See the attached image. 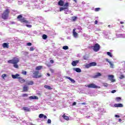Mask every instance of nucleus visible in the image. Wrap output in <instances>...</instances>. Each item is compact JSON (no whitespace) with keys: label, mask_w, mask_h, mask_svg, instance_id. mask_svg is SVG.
I'll list each match as a JSON object with an SVG mask.
<instances>
[{"label":"nucleus","mask_w":125,"mask_h":125,"mask_svg":"<svg viewBox=\"0 0 125 125\" xmlns=\"http://www.w3.org/2000/svg\"><path fill=\"white\" fill-rule=\"evenodd\" d=\"M50 71L52 73H54V70H53V69H52L51 68L50 69Z\"/></svg>","instance_id":"obj_46"},{"label":"nucleus","mask_w":125,"mask_h":125,"mask_svg":"<svg viewBox=\"0 0 125 125\" xmlns=\"http://www.w3.org/2000/svg\"><path fill=\"white\" fill-rule=\"evenodd\" d=\"M7 62L9 64H13L14 68H15L16 69H19V65H18V62H20L19 58L14 57L13 59L8 60Z\"/></svg>","instance_id":"obj_1"},{"label":"nucleus","mask_w":125,"mask_h":125,"mask_svg":"<svg viewBox=\"0 0 125 125\" xmlns=\"http://www.w3.org/2000/svg\"><path fill=\"white\" fill-rule=\"evenodd\" d=\"M26 26L27 27V28H32V25L31 24H26Z\"/></svg>","instance_id":"obj_37"},{"label":"nucleus","mask_w":125,"mask_h":125,"mask_svg":"<svg viewBox=\"0 0 125 125\" xmlns=\"http://www.w3.org/2000/svg\"><path fill=\"white\" fill-rule=\"evenodd\" d=\"M117 91L116 90H113L111 91V93H115Z\"/></svg>","instance_id":"obj_48"},{"label":"nucleus","mask_w":125,"mask_h":125,"mask_svg":"<svg viewBox=\"0 0 125 125\" xmlns=\"http://www.w3.org/2000/svg\"><path fill=\"white\" fill-rule=\"evenodd\" d=\"M18 81L21 83H25L26 82V80H25V79H23V78L21 77H20L18 78Z\"/></svg>","instance_id":"obj_9"},{"label":"nucleus","mask_w":125,"mask_h":125,"mask_svg":"<svg viewBox=\"0 0 125 125\" xmlns=\"http://www.w3.org/2000/svg\"><path fill=\"white\" fill-rule=\"evenodd\" d=\"M76 28H74L73 29L72 33H73V36L74 38H78V36H79V34H78V33L76 32Z\"/></svg>","instance_id":"obj_8"},{"label":"nucleus","mask_w":125,"mask_h":125,"mask_svg":"<svg viewBox=\"0 0 125 125\" xmlns=\"http://www.w3.org/2000/svg\"><path fill=\"white\" fill-rule=\"evenodd\" d=\"M91 48H93L94 51L97 52V51H99L100 50V45L97 43L94 46H92Z\"/></svg>","instance_id":"obj_5"},{"label":"nucleus","mask_w":125,"mask_h":125,"mask_svg":"<svg viewBox=\"0 0 125 125\" xmlns=\"http://www.w3.org/2000/svg\"><path fill=\"white\" fill-rule=\"evenodd\" d=\"M40 72H39V71H33V78H34V79H39L40 78H42V75H39Z\"/></svg>","instance_id":"obj_4"},{"label":"nucleus","mask_w":125,"mask_h":125,"mask_svg":"<svg viewBox=\"0 0 125 125\" xmlns=\"http://www.w3.org/2000/svg\"><path fill=\"white\" fill-rule=\"evenodd\" d=\"M84 60H85L86 59H85V58H84Z\"/></svg>","instance_id":"obj_57"},{"label":"nucleus","mask_w":125,"mask_h":125,"mask_svg":"<svg viewBox=\"0 0 125 125\" xmlns=\"http://www.w3.org/2000/svg\"><path fill=\"white\" fill-rule=\"evenodd\" d=\"M24 53L25 54H29V52H25Z\"/></svg>","instance_id":"obj_52"},{"label":"nucleus","mask_w":125,"mask_h":125,"mask_svg":"<svg viewBox=\"0 0 125 125\" xmlns=\"http://www.w3.org/2000/svg\"><path fill=\"white\" fill-rule=\"evenodd\" d=\"M20 77V75L19 74H16L15 75H12V77L13 79H18Z\"/></svg>","instance_id":"obj_13"},{"label":"nucleus","mask_w":125,"mask_h":125,"mask_svg":"<svg viewBox=\"0 0 125 125\" xmlns=\"http://www.w3.org/2000/svg\"><path fill=\"white\" fill-rule=\"evenodd\" d=\"M22 97H27L28 96V94H23L22 95Z\"/></svg>","instance_id":"obj_39"},{"label":"nucleus","mask_w":125,"mask_h":125,"mask_svg":"<svg viewBox=\"0 0 125 125\" xmlns=\"http://www.w3.org/2000/svg\"><path fill=\"white\" fill-rule=\"evenodd\" d=\"M47 123H48V124H51V120H50V119H48V120H47Z\"/></svg>","instance_id":"obj_43"},{"label":"nucleus","mask_w":125,"mask_h":125,"mask_svg":"<svg viewBox=\"0 0 125 125\" xmlns=\"http://www.w3.org/2000/svg\"><path fill=\"white\" fill-rule=\"evenodd\" d=\"M98 23V21H95V24H96Z\"/></svg>","instance_id":"obj_50"},{"label":"nucleus","mask_w":125,"mask_h":125,"mask_svg":"<svg viewBox=\"0 0 125 125\" xmlns=\"http://www.w3.org/2000/svg\"><path fill=\"white\" fill-rule=\"evenodd\" d=\"M50 63H51L52 64H53V63H54V61H53V60H51L50 61Z\"/></svg>","instance_id":"obj_45"},{"label":"nucleus","mask_w":125,"mask_h":125,"mask_svg":"<svg viewBox=\"0 0 125 125\" xmlns=\"http://www.w3.org/2000/svg\"><path fill=\"white\" fill-rule=\"evenodd\" d=\"M121 100L122 98H121V97H117L116 98V100L117 101V102H120V101H121Z\"/></svg>","instance_id":"obj_33"},{"label":"nucleus","mask_w":125,"mask_h":125,"mask_svg":"<svg viewBox=\"0 0 125 125\" xmlns=\"http://www.w3.org/2000/svg\"><path fill=\"white\" fill-rule=\"evenodd\" d=\"M74 71H76V72H77V73H81V72H82V70L80 68H73Z\"/></svg>","instance_id":"obj_21"},{"label":"nucleus","mask_w":125,"mask_h":125,"mask_svg":"<svg viewBox=\"0 0 125 125\" xmlns=\"http://www.w3.org/2000/svg\"><path fill=\"white\" fill-rule=\"evenodd\" d=\"M47 75L48 77H50V74L49 73H47Z\"/></svg>","instance_id":"obj_53"},{"label":"nucleus","mask_w":125,"mask_h":125,"mask_svg":"<svg viewBox=\"0 0 125 125\" xmlns=\"http://www.w3.org/2000/svg\"><path fill=\"white\" fill-rule=\"evenodd\" d=\"M90 65L91 67H94V66H96V65H97V63L96 62H92L90 63Z\"/></svg>","instance_id":"obj_25"},{"label":"nucleus","mask_w":125,"mask_h":125,"mask_svg":"<svg viewBox=\"0 0 125 125\" xmlns=\"http://www.w3.org/2000/svg\"><path fill=\"white\" fill-rule=\"evenodd\" d=\"M9 13H10V9L8 8L6 9L1 14L2 19H3V20L8 19V17H9Z\"/></svg>","instance_id":"obj_2"},{"label":"nucleus","mask_w":125,"mask_h":125,"mask_svg":"<svg viewBox=\"0 0 125 125\" xmlns=\"http://www.w3.org/2000/svg\"><path fill=\"white\" fill-rule=\"evenodd\" d=\"M90 67H91L90 65V63H88L85 65V67L86 68V69H88V68H90Z\"/></svg>","instance_id":"obj_30"},{"label":"nucleus","mask_w":125,"mask_h":125,"mask_svg":"<svg viewBox=\"0 0 125 125\" xmlns=\"http://www.w3.org/2000/svg\"><path fill=\"white\" fill-rule=\"evenodd\" d=\"M69 7V2H66L64 5L63 7H61L60 8V11H62V10H66V9H68Z\"/></svg>","instance_id":"obj_6"},{"label":"nucleus","mask_w":125,"mask_h":125,"mask_svg":"<svg viewBox=\"0 0 125 125\" xmlns=\"http://www.w3.org/2000/svg\"><path fill=\"white\" fill-rule=\"evenodd\" d=\"M62 49H64V50H67V49H69V47L67 45L63 46L62 47Z\"/></svg>","instance_id":"obj_27"},{"label":"nucleus","mask_w":125,"mask_h":125,"mask_svg":"<svg viewBox=\"0 0 125 125\" xmlns=\"http://www.w3.org/2000/svg\"><path fill=\"white\" fill-rule=\"evenodd\" d=\"M104 86H105V87L108 86V83H104Z\"/></svg>","instance_id":"obj_44"},{"label":"nucleus","mask_w":125,"mask_h":125,"mask_svg":"<svg viewBox=\"0 0 125 125\" xmlns=\"http://www.w3.org/2000/svg\"><path fill=\"white\" fill-rule=\"evenodd\" d=\"M114 107H124V105L122 104H115Z\"/></svg>","instance_id":"obj_26"},{"label":"nucleus","mask_w":125,"mask_h":125,"mask_svg":"<svg viewBox=\"0 0 125 125\" xmlns=\"http://www.w3.org/2000/svg\"><path fill=\"white\" fill-rule=\"evenodd\" d=\"M85 86L88 87V88H100V87H99L93 83L85 85Z\"/></svg>","instance_id":"obj_7"},{"label":"nucleus","mask_w":125,"mask_h":125,"mask_svg":"<svg viewBox=\"0 0 125 125\" xmlns=\"http://www.w3.org/2000/svg\"><path fill=\"white\" fill-rule=\"evenodd\" d=\"M42 38L43 40H46V39H47V35L44 34L42 35Z\"/></svg>","instance_id":"obj_32"},{"label":"nucleus","mask_w":125,"mask_h":125,"mask_svg":"<svg viewBox=\"0 0 125 125\" xmlns=\"http://www.w3.org/2000/svg\"><path fill=\"white\" fill-rule=\"evenodd\" d=\"M22 75H24L25 76H26L27 75V72L25 70H23L22 72Z\"/></svg>","instance_id":"obj_36"},{"label":"nucleus","mask_w":125,"mask_h":125,"mask_svg":"<svg viewBox=\"0 0 125 125\" xmlns=\"http://www.w3.org/2000/svg\"><path fill=\"white\" fill-rule=\"evenodd\" d=\"M102 76V74L99 72H97L96 75L93 76V78L94 79H97L98 78H99V77H101Z\"/></svg>","instance_id":"obj_10"},{"label":"nucleus","mask_w":125,"mask_h":125,"mask_svg":"<svg viewBox=\"0 0 125 125\" xmlns=\"http://www.w3.org/2000/svg\"><path fill=\"white\" fill-rule=\"evenodd\" d=\"M34 49H35V48L33 47H31L30 48V51H34Z\"/></svg>","instance_id":"obj_38"},{"label":"nucleus","mask_w":125,"mask_h":125,"mask_svg":"<svg viewBox=\"0 0 125 125\" xmlns=\"http://www.w3.org/2000/svg\"><path fill=\"white\" fill-rule=\"evenodd\" d=\"M99 10H100V8H96L95 9V11L96 12L99 11Z\"/></svg>","instance_id":"obj_40"},{"label":"nucleus","mask_w":125,"mask_h":125,"mask_svg":"<svg viewBox=\"0 0 125 125\" xmlns=\"http://www.w3.org/2000/svg\"><path fill=\"white\" fill-rule=\"evenodd\" d=\"M86 104V103H83L82 104V105H85Z\"/></svg>","instance_id":"obj_51"},{"label":"nucleus","mask_w":125,"mask_h":125,"mask_svg":"<svg viewBox=\"0 0 125 125\" xmlns=\"http://www.w3.org/2000/svg\"><path fill=\"white\" fill-rule=\"evenodd\" d=\"M5 77H6V74H2V79H4V78H5Z\"/></svg>","instance_id":"obj_42"},{"label":"nucleus","mask_w":125,"mask_h":125,"mask_svg":"<svg viewBox=\"0 0 125 125\" xmlns=\"http://www.w3.org/2000/svg\"><path fill=\"white\" fill-rule=\"evenodd\" d=\"M119 122L120 123H121V122H122V119H119Z\"/></svg>","instance_id":"obj_54"},{"label":"nucleus","mask_w":125,"mask_h":125,"mask_svg":"<svg viewBox=\"0 0 125 125\" xmlns=\"http://www.w3.org/2000/svg\"><path fill=\"white\" fill-rule=\"evenodd\" d=\"M75 105H77V103L74 102V103L72 104V106H75Z\"/></svg>","instance_id":"obj_47"},{"label":"nucleus","mask_w":125,"mask_h":125,"mask_svg":"<svg viewBox=\"0 0 125 125\" xmlns=\"http://www.w3.org/2000/svg\"><path fill=\"white\" fill-rule=\"evenodd\" d=\"M119 79H120V80H123V79H125V75H121L119 77Z\"/></svg>","instance_id":"obj_35"},{"label":"nucleus","mask_w":125,"mask_h":125,"mask_svg":"<svg viewBox=\"0 0 125 125\" xmlns=\"http://www.w3.org/2000/svg\"><path fill=\"white\" fill-rule=\"evenodd\" d=\"M115 118H120V115H115Z\"/></svg>","instance_id":"obj_49"},{"label":"nucleus","mask_w":125,"mask_h":125,"mask_svg":"<svg viewBox=\"0 0 125 125\" xmlns=\"http://www.w3.org/2000/svg\"><path fill=\"white\" fill-rule=\"evenodd\" d=\"M58 4L60 5V6H64V2L63 0H60L58 2Z\"/></svg>","instance_id":"obj_14"},{"label":"nucleus","mask_w":125,"mask_h":125,"mask_svg":"<svg viewBox=\"0 0 125 125\" xmlns=\"http://www.w3.org/2000/svg\"><path fill=\"white\" fill-rule=\"evenodd\" d=\"M44 87L46 88V89H49V90H51L52 89V88L50 87V86L47 85H45L44 86Z\"/></svg>","instance_id":"obj_22"},{"label":"nucleus","mask_w":125,"mask_h":125,"mask_svg":"<svg viewBox=\"0 0 125 125\" xmlns=\"http://www.w3.org/2000/svg\"><path fill=\"white\" fill-rule=\"evenodd\" d=\"M78 19V17H76V16H73L72 17V21H76V20H77V19Z\"/></svg>","instance_id":"obj_31"},{"label":"nucleus","mask_w":125,"mask_h":125,"mask_svg":"<svg viewBox=\"0 0 125 125\" xmlns=\"http://www.w3.org/2000/svg\"><path fill=\"white\" fill-rule=\"evenodd\" d=\"M108 77L110 79L111 82H112V83H114V82H116V80L114 79V75H109L108 76Z\"/></svg>","instance_id":"obj_16"},{"label":"nucleus","mask_w":125,"mask_h":125,"mask_svg":"<svg viewBox=\"0 0 125 125\" xmlns=\"http://www.w3.org/2000/svg\"><path fill=\"white\" fill-rule=\"evenodd\" d=\"M26 45H27V46H31V45H32V43L31 42L27 43Z\"/></svg>","instance_id":"obj_41"},{"label":"nucleus","mask_w":125,"mask_h":125,"mask_svg":"<svg viewBox=\"0 0 125 125\" xmlns=\"http://www.w3.org/2000/svg\"><path fill=\"white\" fill-rule=\"evenodd\" d=\"M73 1H74L75 2H77V0H73Z\"/></svg>","instance_id":"obj_56"},{"label":"nucleus","mask_w":125,"mask_h":125,"mask_svg":"<svg viewBox=\"0 0 125 125\" xmlns=\"http://www.w3.org/2000/svg\"><path fill=\"white\" fill-rule=\"evenodd\" d=\"M22 110H23V111H25L26 112H30V108L28 107H22Z\"/></svg>","instance_id":"obj_20"},{"label":"nucleus","mask_w":125,"mask_h":125,"mask_svg":"<svg viewBox=\"0 0 125 125\" xmlns=\"http://www.w3.org/2000/svg\"><path fill=\"white\" fill-rule=\"evenodd\" d=\"M62 117L64 119V120H66V121H69V117L65 115V114H63Z\"/></svg>","instance_id":"obj_24"},{"label":"nucleus","mask_w":125,"mask_h":125,"mask_svg":"<svg viewBox=\"0 0 125 125\" xmlns=\"http://www.w3.org/2000/svg\"><path fill=\"white\" fill-rule=\"evenodd\" d=\"M120 24H124V22H120Z\"/></svg>","instance_id":"obj_55"},{"label":"nucleus","mask_w":125,"mask_h":125,"mask_svg":"<svg viewBox=\"0 0 125 125\" xmlns=\"http://www.w3.org/2000/svg\"><path fill=\"white\" fill-rule=\"evenodd\" d=\"M107 54L110 57H113V56L112 55V53L110 52H107Z\"/></svg>","instance_id":"obj_34"},{"label":"nucleus","mask_w":125,"mask_h":125,"mask_svg":"<svg viewBox=\"0 0 125 125\" xmlns=\"http://www.w3.org/2000/svg\"><path fill=\"white\" fill-rule=\"evenodd\" d=\"M2 47H3V48H8L9 47V43H3L2 44Z\"/></svg>","instance_id":"obj_12"},{"label":"nucleus","mask_w":125,"mask_h":125,"mask_svg":"<svg viewBox=\"0 0 125 125\" xmlns=\"http://www.w3.org/2000/svg\"><path fill=\"white\" fill-rule=\"evenodd\" d=\"M39 118L40 119H42V118H44V119H47V117L46 116L44 115L43 114H40L39 116Z\"/></svg>","instance_id":"obj_19"},{"label":"nucleus","mask_w":125,"mask_h":125,"mask_svg":"<svg viewBox=\"0 0 125 125\" xmlns=\"http://www.w3.org/2000/svg\"><path fill=\"white\" fill-rule=\"evenodd\" d=\"M79 62H80V61H79V60L73 61L72 62L71 64L72 65V66H73V67H75V66H77V64H78V63H79Z\"/></svg>","instance_id":"obj_11"},{"label":"nucleus","mask_w":125,"mask_h":125,"mask_svg":"<svg viewBox=\"0 0 125 125\" xmlns=\"http://www.w3.org/2000/svg\"><path fill=\"white\" fill-rule=\"evenodd\" d=\"M23 91L24 92H27L28 91V86H24L23 87Z\"/></svg>","instance_id":"obj_29"},{"label":"nucleus","mask_w":125,"mask_h":125,"mask_svg":"<svg viewBox=\"0 0 125 125\" xmlns=\"http://www.w3.org/2000/svg\"><path fill=\"white\" fill-rule=\"evenodd\" d=\"M27 84L28 85H33V84H34V82L33 81H29L28 83H27Z\"/></svg>","instance_id":"obj_28"},{"label":"nucleus","mask_w":125,"mask_h":125,"mask_svg":"<svg viewBox=\"0 0 125 125\" xmlns=\"http://www.w3.org/2000/svg\"><path fill=\"white\" fill-rule=\"evenodd\" d=\"M29 98L30 99V100H32V99H39V97L36 96H30L29 97Z\"/></svg>","instance_id":"obj_23"},{"label":"nucleus","mask_w":125,"mask_h":125,"mask_svg":"<svg viewBox=\"0 0 125 125\" xmlns=\"http://www.w3.org/2000/svg\"><path fill=\"white\" fill-rule=\"evenodd\" d=\"M17 19H19V21H20L21 23H25V24H28L29 23V21L26 20L25 18H23L22 15H20L17 17Z\"/></svg>","instance_id":"obj_3"},{"label":"nucleus","mask_w":125,"mask_h":125,"mask_svg":"<svg viewBox=\"0 0 125 125\" xmlns=\"http://www.w3.org/2000/svg\"><path fill=\"white\" fill-rule=\"evenodd\" d=\"M105 61H106V62H108V63H109V64L110 65V67L111 68H114V64H113V63H112V62L109 61V59H106Z\"/></svg>","instance_id":"obj_15"},{"label":"nucleus","mask_w":125,"mask_h":125,"mask_svg":"<svg viewBox=\"0 0 125 125\" xmlns=\"http://www.w3.org/2000/svg\"><path fill=\"white\" fill-rule=\"evenodd\" d=\"M65 79H68V80H69V81H70L71 83H76V81H75L74 79H72L70 77H69L68 76H65Z\"/></svg>","instance_id":"obj_17"},{"label":"nucleus","mask_w":125,"mask_h":125,"mask_svg":"<svg viewBox=\"0 0 125 125\" xmlns=\"http://www.w3.org/2000/svg\"><path fill=\"white\" fill-rule=\"evenodd\" d=\"M42 65H39L36 67L35 70H36V71H40V70H42Z\"/></svg>","instance_id":"obj_18"}]
</instances>
